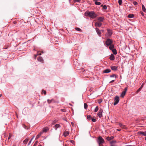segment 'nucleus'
<instances>
[{
	"label": "nucleus",
	"mask_w": 146,
	"mask_h": 146,
	"mask_svg": "<svg viewBox=\"0 0 146 146\" xmlns=\"http://www.w3.org/2000/svg\"><path fill=\"white\" fill-rule=\"evenodd\" d=\"M119 126L122 128H125V126L124 125H123L122 124L120 123L119 124Z\"/></svg>",
	"instance_id": "b1692460"
},
{
	"label": "nucleus",
	"mask_w": 146,
	"mask_h": 146,
	"mask_svg": "<svg viewBox=\"0 0 146 146\" xmlns=\"http://www.w3.org/2000/svg\"><path fill=\"white\" fill-rule=\"evenodd\" d=\"M139 134L141 135H145L144 134L145 133L144 132L140 131L139 132Z\"/></svg>",
	"instance_id": "a878e982"
},
{
	"label": "nucleus",
	"mask_w": 146,
	"mask_h": 146,
	"mask_svg": "<svg viewBox=\"0 0 146 146\" xmlns=\"http://www.w3.org/2000/svg\"><path fill=\"white\" fill-rule=\"evenodd\" d=\"M23 127H24L25 129H27V128H27V127H26V126L24 124H23Z\"/></svg>",
	"instance_id": "79ce46f5"
},
{
	"label": "nucleus",
	"mask_w": 146,
	"mask_h": 146,
	"mask_svg": "<svg viewBox=\"0 0 146 146\" xmlns=\"http://www.w3.org/2000/svg\"><path fill=\"white\" fill-rule=\"evenodd\" d=\"M31 140H30V141L29 142V143L28 144V146H29L30 144L31 143Z\"/></svg>",
	"instance_id": "c03bdc74"
},
{
	"label": "nucleus",
	"mask_w": 146,
	"mask_h": 146,
	"mask_svg": "<svg viewBox=\"0 0 146 146\" xmlns=\"http://www.w3.org/2000/svg\"><path fill=\"white\" fill-rule=\"evenodd\" d=\"M110 59L111 60H113L115 59L114 55L112 54L110 57Z\"/></svg>",
	"instance_id": "2eb2a0df"
},
{
	"label": "nucleus",
	"mask_w": 146,
	"mask_h": 146,
	"mask_svg": "<svg viewBox=\"0 0 146 146\" xmlns=\"http://www.w3.org/2000/svg\"><path fill=\"white\" fill-rule=\"evenodd\" d=\"M11 137V135L9 134V137L8 138V140L9 139H10V138Z\"/></svg>",
	"instance_id": "37998d69"
},
{
	"label": "nucleus",
	"mask_w": 146,
	"mask_h": 146,
	"mask_svg": "<svg viewBox=\"0 0 146 146\" xmlns=\"http://www.w3.org/2000/svg\"><path fill=\"white\" fill-rule=\"evenodd\" d=\"M111 69L112 70L115 71L117 70V67L115 66H112L111 67Z\"/></svg>",
	"instance_id": "6ab92c4d"
},
{
	"label": "nucleus",
	"mask_w": 146,
	"mask_h": 146,
	"mask_svg": "<svg viewBox=\"0 0 146 146\" xmlns=\"http://www.w3.org/2000/svg\"><path fill=\"white\" fill-rule=\"evenodd\" d=\"M70 142L71 143H73L74 142V141L72 140H70Z\"/></svg>",
	"instance_id": "8fccbe9b"
},
{
	"label": "nucleus",
	"mask_w": 146,
	"mask_h": 146,
	"mask_svg": "<svg viewBox=\"0 0 146 146\" xmlns=\"http://www.w3.org/2000/svg\"><path fill=\"white\" fill-rule=\"evenodd\" d=\"M75 29L77 31H80L81 30V29L79 28H76Z\"/></svg>",
	"instance_id": "4c0bfd02"
},
{
	"label": "nucleus",
	"mask_w": 146,
	"mask_h": 146,
	"mask_svg": "<svg viewBox=\"0 0 146 146\" xmlns=\"http://www.w3.org/2000/svg\"><path fill=\"white\" fill-rule=\"evenodd\" d=\"M56 121H55L54 120L52 122V124H54L55 123H56Z\"/></svg>",
	"instance_id": "09e8293b"
},
{
	"label": "nucleus",
	"mask_w": 146,
	"mask_h": 146,
	"mask_svg": "<svg viewBox=\"0 0 146 146\" xmlns=\"http://www.w3.org/2000/svg\"><path fill=\"white\" fill-rule=\"evenodd\" d=\"M114 138V137L113 136H111L110 137H108L106 138V139L108 141H109L113 139Z\"/></svg>",
	"instance_id": "dca6fc26"
},
{
	"label": "nucleus",
	"mask_w": 146,
	"mask_h": 146,
	"mask_svg": "<svg viewBox=\"0 0 146 146\" xmlns=\"http://www.w3.org/2000/svg\"><path fill=\"white\" fill-rule=\"evenodd\" d=\"M61 110L62 111L64 112H65L66 111V110L65 109H61Z\"/></svg>",
	"instance_id": "a18cd8bd"
},
{
	"label": "nucleus",
	"mask_w": 146,
	"mask_h": 146,
	"mask_svg": "<svg viewBox=\"0 0 146 146\" xmlns=\"http://www.w3.org/2000/svg\"><path fill=\"white\" fill-rule=\"evenodd\" d=\"M42 134V132H40L38 135H37L35 138V139H37L40 137V136Z\"/></svg>",
	"instance_id": "5701e85b"
},
{
	"label": "nucleus",
	"mask_w": 146,
	"mask_h": 146,
	"mask_svg": "<svg viewBox=\"0 0 146 146\" xmlns=\"http://www.w3.org/2000/svg\"><path fill=\"white\" fill-rule=\"evenodd\" d=\"M34 137H35V136H33V137L32 138H34Z\"/></svg>",
	"instance_id": "0e129e2a"
},
{
	"label": "nucleus",
	"mask_w": 146,
	"mask_h": 146,
	"mask_svg": "<svg viewBox=\"0 0 146 146\" xmlns=\"http://www.w3.org/2000/svg\"><path fill=\"white\" fill-rule=\"evenodd\" d=\"M65 120H66V121H67L66 120V119H65Z\"/></svg>",
	"instance_id": "774afa93"
},
{
	"label": "nucleus",
	"mask_w": 146,
	"mask_h": 146,
	"mask_svg": "<svg viewBox=\"0 0 146 146\" xmlns=\"http://www.w3.org/2000/svg\"><path fill=\"white\" fill-rule=\"evenodd\" d=\"M142 9L143 11L145 12H146V9L143 5H142Z\"/></svg>",
	"instance_id": "412c9836"
},
{
	"label": "nucleus",
	"mask_w": 146,
	"mask_h": 146,
	"mask_svg": "<svg viewBox=\"0 0 146 146\" xmlns=\"http://www.w3.org/2000/svg\"><path fill=\"white\" fill-rule=\"evenodd\" d=\"M100 31H102V32H103L104 31V30H101Z\"/></svg>",
	"instance_id": "6e6d98bb"
},
{
	"label": "nucleus",
	"mask_w": 146,
	"mask_h": 146,
	"mask_svg": "<svg viewBox=\"0 0 146 146\" xmlns=\"http://www.w3.org/2000/svg\"><path fill=\"white\" fill-rule=\"evenodd\" d=\"M102 102V101H101L100 102H99V103H100L101 102Z\"/></svg>",
	"instance_id": "e2e57ef3"
},
{
	"label": "nucleus",
	"mask_w": 146,
	"mask_h": 146,
	"mask_svg": "<svg viewBox=\"0 0 146 146\" xmlns=\"http://www.w3.org/2000/svg\"><path fill=\"white\" fill-rule=\"evenodd\" d=\"M92 121L93 122H95L96 121V119H94V118H92Z\"/></svg>",
	"instance_id": "58836bf2"
},
{
	"label": "nucleus",
	"mask_w": 146,
	"mask_h": 146,
	"mask_svg": "<svg viewBox=\"0 0 146 146\" xmlns=\"http://www.w3.org/2000/svg\"><path fill=\"white\" fill-rule=\"evenodd\" d=\"M117 130L118 131H120L121 130L120 129H117Z\"/></svg>",
	"instance_id": "4d7b16f0"
},
{
	"label": "nucleus",
	"mask_w": 146,
	"mask_h": 146,
	"mask_svg": "<svg viewBox=\"0 0 146 146\" xmlns=\"http://www.w3.org/2000/svg\"><path fill=\"white\" fill-rule=\"evenodd\" d=\"M84 108L85 109H86L88 107V105L86 103H84Z\"/></svg>",
	"instance_id": "473e14b6"
},
{
	"label": "nucleus",
	"mask_w": 146,
	"mask_h": 146,
	"mask_svg": "<svg viewBox=\"0 0 146 146\" xmlns=\"http://www.w3.org/2000/svg\"><path fill=\"white\" fill-rule=\"evenodd\" d=\"M119 101V97L117 96H115L114 98V102L113 103L114 105L115 106L117 104Z\"/></svg>",
	"instance_id": "7ed1b4c3"
},
{
	"label": "nucleus",
	"mask_w": 146,
	"mask_h": 146,
	"mask_svg": "<svg viewBox=\"0 0 146 146\" xmlns=\"http://www.w3.org/2000/svg\"><path fill=\"white\" fill-rule=\"evenodd\" d=\"M95 29L98 35L99 36H101V34L100 30L97 28H96Z\"/></svg>",
	"instance_id": "6e6552de"
},
{
	"label": "nucleus",
	"mask_w": 146,
	"mask_h": 146,
	"mask_svg": "<svg viewBox=\"0 0 146 146\" xmlns=\"http://www.w3.org/2000/svg\"><path fill=\"white\" fill-rule=\"evenodd\" d=\"M111 70L110 69H107L104 70L103 72L104 73H107L110 72H111Z\"/></svg>",
	"instance_id": "4468645a"
},
{
	"label": "nucleus",
	"mask_w": 146,
	"mask_h": 146,
	"mask_svg": "<svg viewBox=\"0 0 146 146\" xmlns=\"http://www.w3.org/2000/svg\"><path fill=\"white\" fill-rule=\"evenodd\" d=\"M112 40L110 39H108L106 40L105 43L107 46H109L112 44Z\"/></svg>",
	"instance_id": "20e7f679"
},
{
	"label": "nucleus",
	"mask_w": 146,
	"mask_h": 146,
	"mask_svg": "<svg viewBox=\"0 0 146 146\" xmlns=\"http://www.w3.org/2000/svg\"><path fill=\"white\" fill-rule=\"evenodd\" d=\"M115 78H117V76L115 75Z\"/></svg>",
	"instance_id": "603ef678"
},
{
	"label": "nucleus",
	"mask_w": 146,
	"mask_h": 146,
	"mask_svg": "<svg viewBox=\"0 0 146 146\" xmlns=\"http://www.w3.org/2000/svg\"><path fill=\"white\" fill-rule=\"evenodd\" d=\"M103 111V110L101 108L99 109L98 112L97 114V115L100 118H101L102 116Z\"/></svg>",
	"instance_id": "39448f33"
},
{
	"label": "nucleus",
	"mask_w": 146,
	"mask_h": 146,
	"mask_svg": "<svg viewBox=\"0 0 146 146\" xmlns=\"http://www.w3.org/2000/svg\"><path fill=\"white\" fill-rule=\"evenodd\" d=\"M143 86V84L139 88L137 91V93H138L139 91H140L141 90L142 87Z\"/></svg>",
	"instance_id": "4be33fe9"
},
{
	"label": "nucleus",
	"mask_w": 146,
	"mask_h": 146,
	"mask_svg": "<svg viewBox=\"0 0 146 146\" xmlns=\"http://www.w3.org/2000/svg\"><path fill=\"white\" fill-rule=\"evenodd\" d=\"M49 130V128L48 127H46L43 128L42 133L44 132H46Z\"/></svg>",
	"instance_id": "f8f14e48"
},
{
	"label": "nucleus",
	"mask_w": 146,
	"mask_h": 146,
	"mask_svg": "<svg viewBox=\"0 0 146 146\" xmlns=\"http://www.w3.org/2000/svg\"><path fill=\"white\" fill-rule=\"evenodd\" d=\"M133 4L135 5H137V2L136 1H134L133 2Z\"/></svg>",
	"instance_id": "e433bc0d"
},
{
	"label": "nucleus",
	"mask_w": 146,
	"mask_h": 146,
	"mask_svg": "<svg viewBox=\"0 0 146 146\" xmlns=\"http://www.w3.org/2000/svg\"><path fill=\"white\" fill-rule=\"evenodd\" d=\"M84 14L85 16H88L92 19H94L97 16L96 15L93 11L86 12Z\"/></svg>",
	"instance_id": "f257e3e1"
},
{
	"label": "nucleus",
	"mask_w": 146,
	"mask_h": 146,
	"mask_svg": "<svg viewBox=\"0 0 146 146\" xmlns=\"http://www.w3.org/2000/svg\"><path fill=\"white\" fill-rule=\"evenodd\" d=\"M54 127L55 130H57L58 128H60L61 127V126L59 124H57L54 126Z\"/></svg>",
	"instance_id": "9d476101"
},
{
	"label": "nucleus",
	"mask_w": 146,
	"mask_h": 146,
	"mask_svg": "<svg viewBox=\"0 0 146 146\" xmlns=\"http://www.w3.org/2000/svg\"><path fill=\"white\" fill-rule=\"evenodd\" d=\"M70 105H71V106H72V105L71 104H70Z\"/></svg>",
	"instance_id": "69168bd1"
},
{
	"label": "nucleus",
	"mask_w": 146,
	"mask_h": 146,
	"mask_svg": "<svg viewBox=\"0 0 146 146\" xmlns=\"http://www.w3.org/2000/svg\"><path fill=\"white\" fill-rule=\"evenodd\" d=\"M145 133L144 134L145 135H144V136H146V133H145V132H144Z\"/></svg>",
	"instance_id": "5fc2aeb1"
},
{
	"label": "nucleus",
	"mask_w": 146,
	"mask_h": 146,
	"mask_svg": "<svg viewBox=\"0 0 146 146\" xmlns=\"http://www.w3.org/2000/svg\"><path fill=\"white\" fill-rule=\"evenodd\" d=\"M99 146H104L102 144L101 145H99Z\"/></svg>",
	"instance_id": "864d4df0"
},
{
	"label": "nucleus",
	"mask_w": 146,
	"mask_h": 146,
	"mask_svg": "<svg viewBox=\"0 0 146 146\" xmlns=\"http://www.w3.org/2000/svg\"><path fill=\"white\" fill-rule=\"evenodd\" d=\"M111 146H114V145H112V144H111Z\"/></svg>",
	"instance_id": "13d9d810"
},
{
	"label": "nucleus",
	"mask_w": 146,
	"mask_h": 146,
	"mask_svg": "<svg viewBox=\"0 0 146 146\" xmlns=\"http://www.w3.org/2000/svg\"><path fill=\"white\" fill-rule=\"evenodd\" d=\"M38 60L42 63L43 62L44 60L42 57L40 56L37 58Z\"/></svg>",
	"instance_id": "ddd939ff"
},
{
	"label": "nucleus",
	"mask_w": 146,
	"mask_h": 146,
	"mask_svg": "<svg viewBox=\"0 0 146 146\" xmlns=\"http://www.w3.org/2000/svg\"><path fill=\"white\" fill-rule=\"evenodd\" d=\"M122 0H119L118 3L119 5H121L122 4Z\"/></svg>",
	"instance_id": "c9c22d12"
},
{
	"label": "nucleus",
	"mask_w": 146,
	"mask_h": 146,
	"mask_svg": "<svg viewBox=\"0 0 146 146\" xmlns=\"http://www.w3.org/2000/svg\"><path fill=\"white\" fill-rule=\"evenodd\" d=\"M114 81H115V80H111V81L110 82V83H113V82H114Z\"/></svg>",
	"instance_id": "de8ad7c7"
},
{
	"label": "nucleus",
	"mask_w": 146,
	"mask_h": 146,
	"mask_svg": "<svg viewBox=\"0 0 146 146\" xmlns=\"http://www.w3.org/2000/svg\"><path fill=\"white\" fill-rule=\"evenodd\" d=\"M42 93H43L44 95H46V91L44 90H42Z\"/></svg>",
	"instance_id": "72a5a7b5"
},
{
	"label": "nucleus",
	"mask_w": 146,
	"mask_h": 146,
	"mask_svg": "<svg viewBox=\"0 0 146 146\" xmlns=\"http://www.w3.org/2000/svg\"><path fill=\"white\" fill-rule=\"evenodd\" d=\"M101 6H102L103 8L104 9H106L107 8V7L105 5H104L103 6L102 5H101Z\"/></svg>",
	"instance_id": "7c9ffc66"
},
{
	"label": "nucleus",
	"mask_w": 146,
	"mask_h": 146,
	"mask_svg": "<svg viewBox=\"0 0 146 146\" xmlns=\"http://www.w3.org/2000/svg\"><path fill=\"white\" fill-rule=\"evenodd\" d=\"M38 143L37 141H36L35 143L33 146H36Z\"/></svg>",
	"instance_id": "a19ab883"
},
{
	"label": "nucleus",
	"mask_w": 146,
	"mask_h": 146,
	"mask_svg": "<svg viewBox=\"0 0 146 146\" xmlns=\"http://www.w3.org/2000/svg\"><path fill=\"white\" fill-rule=\"evenodd\" d=\"M81 0H74V1L76 2H79Z\"/></svg>",
	"instance_id": "49530a36"
},
{
	"label": "nucleus",
	"mask_w": 146,
	"mask_h": 146,
	"mask_svg": "<svg viewBox=\"0 0 146 146\" xmlns=\"http://www.w3.org/2000/svg\"><path fill=\"white\" fill-rule=\"evenodd\" d=\"M69 132L68 131H65L63 133V135L65 137H66L68 135Z\"/></svg>",
	"instance_id": "f3484780"
},
{
	"label": "nucleus",
	"mask_w": 146,
	"mask_h": 146,
	"mask_svg": "<svg viewBox=\"0 0 146 146\" xmlns=\"http://www.w3.org/2000/svg\"><path fill=\"white\" fill-rule=\"evenodd\" d=\"M53 100V99H52L51 100H50L49 99H48L47 100V102L48 104H50L52 102V101Z\"/></svg>",
	"instance_id": "c756f323"
},
{
	"label": "nucleus",
	"mask_w": 146,
	"mask_h": 146,
	"mask_svg": "<svg viewBox=\"0 0 146 146\" xmlns=\"http://www.w3.org/2000/svg\"><path fill=\"white\" fill-rule=\"evenodd\" d=\"M95 4L96 5H101V3L99 2H98L97 1H95Z\"/></svg>",
	"instance_id": "393cba45"
},
{
	"label": "nucleus",
	"mask_w": 146,
	"mask_h": 146,
	"mask_svg": "<svg viewBox=\"0 0 146 146\" xmlns=\"http://www.w3.org/2000/svg\"><path fill=\"white\" fill-rule=\"evenodd\" d=\"M97 141L99 145H101L104 143V140L101 136L98 137Z\"/></svg>",
	"instance_id": "f03ea898"
},
{
	"label": "nucleus",
	"mask_w": 146,
	"mask_h": 146,
	"mask_svg": "<svg viewBox=\"0 0 146 146\" xmlns=\"http://www.w3.org/2000/svg\"><path fill=\"white\" fill-rule=\"evenodd\" d=\"M109 46V48L110 50H112L114 49V46L113 44H111Z\"/></svg>",
	"instance_id": "a211bd4d"
},
{
	"label": "nucleus",
	"mask_w": 146,
	"mask_h": 146,
	"mask_svg": "<svg viewBox=\"0 0 146 146\" xmlns=\"http://www.w3.org/2000/svg\"><path fill=\"white\" fill-rule=\"evenodd\" d=\"M145 139L146 140V137H145Z\"/></svg>",
	"instance_id": "052dcab7"
},
{
	"label": "nucleus",
	"mask_w": 146,
	"mask_h": 146,
	"mask_svg": "<svg viewBox=\"0 0 146 146\" xmlns=\"http://www.w3.org/2000/svg\"><path fill=\"white\" fill-rule=\"evenodd\" d=\"M115 76V74H113L112 75H110V77H114Z\"/></svg>",
	"instance_id": "ea45409f"
},
{
	"label": "nucleus",
	"mask_w": 146,
	"mask_h": 146,
	"mask_svg": "<svg viewBox=\"0 0 146 146\" xmlns=\"http://www.w3.org/2000/svg\"><path fill=\"white\" fill-rule=\"evenodd\" d=\"M134 15L133 14H130L128 15V17L129 18H133L134 17Z\"/></svg>",
	"instance_id": "aec40b11"
},
{
	"label": "nucleus",
	"mask_w": 146,
	"mask_h": 146,
	"mask_svg": "<svg viewBox=\"0 0 146 146\" xmlns=\"http://www.w3.org/2000/svg\"><path fill=\"white\" fill-rule=\"evenodd\" d=\"M91 118V116L90 115H88L87 116V119L88 120H90Z\"/></svg>",
	"instance_id": "f704fd0d"
},
{
	"label": "nucleus",
	"mask_w": 146,
	"mask_h": 146,
	"mask_svg": "<svg viewBox=\"0 0 146 146\" xmlns=\"http://www.w3.org/2000/svg\"><path fill=\"white\" fill-rule=\"evenodd\" d=\"M127 87H125V88L124 90L122 92V93L121 94V96L123 98L124 97V96L127 92Z\"/></svg>",
	"instance_id": "423d86ee"
},
{
	"label": "nucleus",
	"mask_w": 146,
	"mask_h": 146,
	"mask_svg": "<svg viewBox=\"0 0 146 146\" xmlns=\"http://www.w3.org/2000/svg\"><path fill=\"white\" fill-rule=\"evenodd\" d=\"M29 141V139H26L25 140H24L23 143L25 144H26Z\"/></svg>",
	"instance_id": "cd10ccee"
},
{
	"label": "nucleus",
	"mask_w": 146,
	"mask_h": 146,
	"mask_svg": "<svg viewBox=\"0 0 146 146\" xmlns=\"http://www.w3.org/2000/svg\"><path fill=\"white\" fill-rule=\"evenodd\" d=\"M98 20L100 22H103L104 20V18L103 17H100L98 18Z\"/></svg>",
	"instance_id": "9b49d317"
},
{
	"label": "nucleus",
	"mask_w": 146,
	"mask_h": 146,
	"mask_svg": "<svg viewBox=\"0 0 146 146\" xmlns=\"http://www.w3.org/2000/svg\"><path fill=\"white\" fill-rule=\"evenodd\" d=\"M98 109H99V108L98 107V106H96L95 109V110L94 111V112H97L98 111Z\"/></svg>",
	"instance_id": "c85d7f7f"
},
{
	"label": "nucleus",
	"mask_w": 146,
	"mask_h": 146,
	"mask_svg": "<svg viewBox=\"0 0 146 146\" xmlns=\"http://www.w3.org/2000/svg\"><path fill=\"white\" fill-rule=\"evenodd\" d=\"M38 146H42V145H39Z\"/></svg>",
	"instance_id": "680f3d73"
},
{
	"label": "nucleus",
	"mask_w": 146,
	"mask_h": 146,
	"mask_svg": "<svg viewBox=\"0 0 146 146\" xmlns=\"http://www.w3.org/2000/svg\"><path fill=\"white\" fill-rule=\"evenodd\" d=\"M107 31H108V33L107 34V36H111L112 34L111 31L108 29H107Z\"/></svg>",
	"instance_id": "0eeeda50"
},
{
	"label": "nucleus",
	"mask_w": 146,
	"mask_h": 146,
	"mask_svg": "<svg viewBox=\"0 0 146 146\" xmlns=\"http://www.w3.org/2000/svg\"><path fill=\"white\" fill-rule=\"evenodd\" d=\"M113 52V53L114 54H117V51L115 49H113V50H112Z\"/></svg>",
	"instance_id": "bb28decb"
},
{
	"label": "nucleus",
	"mask_w": 146,
	"mask_h": 146,
	"mask_svg": "<svg viewBox=\"0 0 146 146\" xmlns=\"http://www.w3.org/2000/svg\"><path fill=\"white\" fill-rule=\"evenodd\" d=\"M116 143V141L115 140H113L110 142V143L111 144H112L113 143Z\"/></svg>",
	"instance_id": "2f4dec72"
},
{
	"label": "nucleus",
	"mask_w": 146,
	"mask_h": 146,
	"mask_svg": "<svg viewBox=\"0 0 146 146\" xmlns=\"http://www.w3.org/2000/svg\"><path fill=\"white\" fill-rule=\"evenodd\" d=\"M33 138H32L31 139V141H32V140L33 139Z\"/></svg>",
	"instance_id": "bf43d9fd"
},
{
	"label": "nucleus",
	"mask_w": 146,
	"mask_h": 146,
	"mask_svg": "<svg viewBox=\"0 0 146 146\" xmlns=\"http://www.w3.org/2000/svg\"><path fill=\"white\" fill-rule=\"evenodd\" d=\"M70 105H71V106H72V105L71 104H70Z\"/></svg>",
	"instance_id": "338daca9"
},
{
	"label": "nucleus",
	"mask_w": 146,
	"mask_h": 146,
	"mask_svg": "<svg viewBox=\"0 0 146 146\" xmlns=\"http://www.w3.org/2000/svg\"><path fill=\"white\" fill-rule=\"evenodd\" d=\"M41 53H39V52H37V55H41Z\"/></svg>",
	"instance_id": "3c124183"
},
{
	"label": "nucleus",
	"mask_w": 146,
	"mask_h": 146,
	"mask_svg": "<svg viewBox=\"0 0 146 146\" xmlns=\"http://www.w3.org/2000/svg\"><path fill=\"white\" fill-rule=\"evenodd\" d=\"M102 25V23L98 22H96L95 24V25L96 27H100Z\"/></svg>",
	"instance_id": "1a4fd4ad"
}]
</instances>
